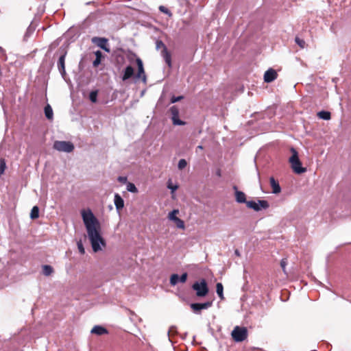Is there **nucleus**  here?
I'll return each mask as SVG.
<instances>
[{"mask_svg":"<svg viewBox=\"0 0 351 351\" xmlns=\"http://www.w3.org/2000/svg\"><path fill=\"white\" fill-rule=\"evenodd\" d=\"M95 55L96 56V58L95 60L93 61V66L95 67H97L98 66L100 63H101V58H102V53L100 51H97L95 52Z\"/></svg>","mask_w":351,"mask_h":351,"instance_id":"20","label":"nucleus"},{"mask_svg":"<svg viewBox=\"0 0 351 351\" xmlns=\"http://www.w3.org/2000/svg\"><path fill=\"white\" fill-rule=\"evenodd\" d=\"M114 205L116 208L119 210L122 209L124 206V202L122 197L119 194H115L114 195Z\"/></svg>","mask_w":351,"mask_h":351,"instance_id":"17","label":"nucleus"},{"mask_svg":"<svg viewBox=\"0 0 351 351\" xmlns=\"http://www.w3.org/2000/svg\"><path fill=\"white\" fill-rule=\"evenodd\" d=\"M45 114L49 120H52L53 117V110L49 104L45 107Z\"/></svg>","mask_w":351,"mask_h":351,"instance_id":"19","label":"nucleus"},{"mask_svg":"<svg viewBox=\"0 0 351 351\" xmlns=\"http://www.w3.org/2000/svg\"><path fill=\"white\" fill-rule=\"evenodd\" d=\"M278 74L273 69H269L264 74V81L269 83L277 78Z\"/></svg>","mask_w":351,"mask_h":351,"instance_id":"12","label":"nucleus"},{"mask_svg":"<svg viewBox=\"0 0 351 351\" xmlns=\"http://www.w3.org/2000/svg\"><path fill=\"white\" fill-rule=\"evenodd\" d=\"M179 213V210L174 209L171 212H170L168 215V219L170 221H172L175 223L176 227L178 228L184 230L185 229V225L183 220L178 218L177 217V215Z\"/></svg>","mask_w":351,"mask_h":351,"instance_id":"7","label":"nucleus"},{"mask_svg":"<svg viewBox=\"0 0 351 351\" xmlns=\"http://www.w3.org/2000/svg\"><path fill=\"white\" fill-rule=\"evenodd\" d=\"M269 182L272 188V193L276 194L279 193L281 191V188L278 182L273 177L270 178Z\"/></svg>","mask_w":351,"mask_h":351,"instance_id":"15","label":"nucleus"},{"mask_svg":"<svg viewBox=\"0 0 351 351\" xmlns=\"http://www.w3.org/2000/svg\"><path fill=\"white\" fill-rule=\"evenodd\" d=\"M246 205L248 208H252L256 211H259L261 209H266L269 207V204L266 200L247 201Z\"/></svg>","mask_w":351,"mask_h":351,"instance_id":"6","label":"nucleus"},{"mask_svg":"<svg viewBox=\"0 0 351 351\" xmlns=\"http://www.w3.org/2000/svg\"><path fill=\"white\" fill-rule=\"evenodd\" d=\"M234 189L235 190V197L236 200L239 203H246L245 195L243 192L238 191L237 186H234Z\"/></svg>","mask_w":351,"mask_h":351,"instance_id":"13","label":"nucleus"},{"mask_svg":"<svg viewBox=\"0 0 351 351\" xmlns=\"http://www.w3.org/2000/svg\"><path fill=\"white\" fill-rule=\"evenodd\" d=\"M281 267L284 272H285L286 266H287V262L285 260L282 259L280 262Z\"/></svg>","mask_w":351,"mask_h":351,"instance_id":"34","label":"nucleus"},{"mask_svg":"<svg viewBox=\"0 0 351 351\" xmlns=\"http://www.w3.org/2000/svg\"><path fill=\"white\" fill-rule=\"evenodd\" d=\"M212 306V302H206L204 303H193L191 304V308L193 311L197 313L201 310L207 309Z\"/></svg>","mask_w":351,"mask_h":351,"instance_id":"11","label":"nucleus"},{"mask_svg":"<svg viewBox=\"0 0 351 351\" xmlns=\"http://www.w3.org/2000/svg\"><path fill=\"white\" fill-rule=\"evenodd\" d=\"M160 46L163 47L164 51L167 52V49H166L165 45L163 44V43L162 41H158L157 42V47H160Z\"/></svg>","mask_w":351,"mask_h":351,"instance_id":"37","label":"nucleus"},{"mask_svg":"<svg viewBox=\"0 0 351 351\" xmlns=\"http://www.w3.org/2000/svg\"><path fill=\"white\" fill-rule=\"evenodd\" d=\"M39 217V208L37 206H34L31 210L30 217L33 219H37Z\"/></svg>","mask_w":351,"mask_h":351,"instance_id":"22","label":"nucleus"},{"mask_svg":"<svg viewBox=\"0 0 351 351\" xmlns=\"http://www.w3.org/2000/svg\"><path fill=\"white\" fill-rule=\"evenodd\" d=\"M235 254L238 256H240L239 252L238 250L235 251Z\"/></svg>","mask_w":351,"mask_h":351,"instance_id":"39","label":"nucleus"},{"mask_svg":"<svg viewBox=\"0 0 351 351\" xmlns=\"http://www.w3.org/2000/svg\"><path fill=\"white\" fill-rule=\"evenodd\" d=\"M317 116L319 119H324V120H329L330 119V112L328 111H320L317 113Z\"/></svg>","mask_w":351,"mask_h":351,"instance_id":"21","label":"nucleus"},{"mask_svg":"<svg viewBox=\"0 0 351 351\" xmlns=\"http://www.w3.org/2000/svg\"><path fill=\"white\" fill-rule=\"evenodd\" d=\"M197 148H199V149H203V147H202V145H199V146L197 147Z\"/></svg>","mask_w":351,"mask_h":351,"instance_id":"40","label":"nucleus"},{"mask_svg":"<svg viewBox=\"0 0 351 351\" xmlns=\"http://www.w3.org/2000/svg\"><path fill=\"white\" fill-rule=\"evenodd\" d=\"M192 287L195 291L196 295L198 297H204L208 293V285L204 279L201 280L199 282H195Z\"/></svg>","mask_w":351,"mask_h":351,"instance_id":"4","label":"nucleus"},{"mask_svg":"<svg viewBox=\"0 0 351 351\" xmlns=\"http://www.w3.org/2000/svg\"><path fill=\"white\" fill-rule=\"evenodd\" d=\"M179 276L178 274H172L170 278V284L172 286H175L178 282H180Z\"/></svg>","mask_w":351,"mask_h":351,"instance_id":"24","label":"nucleus"},{"mask_svg":"<svg viewBox=\"0 0 351 351\" xmlns=\"http://www.w3.org/2000/svg\"><path fill=\"white\" fill-rule=\"evenodd\" d=\"M65 56H61L58 60V68L62 74L65 73Z\"/></svg>","mask_w":351,"mask_h":351,"instance_id":"18","label":"nucleus"},{"mask_svg":"<svg viewBox=\"0 0 351 351\" xmlns=\"http://www.w3.org/2000/svg\"><path fill=\"white\" fill-rule=\"evenodd\" d=\"M134 75V69L131 66H128L123 72L122 76L123 81H125L130 78Z\"/></svg>","mask_w":351,"mask_h":351,"instance_id":"16","label":"nucleus"},{"mask_svg":"<svg viewBox=\"0 0 351 351\" xmlns=\"http://www.w3.org/2000/svg\"><path fill=\"white\" fill-rule=\"evenodd\" d=\"M165 60H166L167 63L169 64V66H171V57L167 53V56L165 57Z\"/></svg>","mask_w":351,"mask_h":351,"instance_id":"38","label":"nucleus"},{"mask_svg":"<svg viewBox=\"0 0 351 351\" xmlns=\"http://www.w3.org/2000/svg\"><path fill=\"white\" fill-rule=\"evenodd\" d=\"M295 43L300 46L301 49H304L306 46V43L303 39H300L298 37H295Z\"/></svg>","mask_w":351,"mask_h":351,"instance_id":"27","label":"nucleus"},{"mask_svg":"<svg viewBox=\"0 0 351 351\" xmlns=\"http://www.w3.org/2000/svg\"><path fill=\"white\" fill-rule=\"evenodd\" d=\"M77 245V248L79 250V252L82 254H84L85 253V250H84V247L83 246V244H82V241H78Z\"/></svg>","mask_w":351,"mask_h":351,"instance_id":"32","label":"nucleus"},{"mask_svg":"<svg viewBox=\"0 0 351 351\" xmlns=\"http://www.w3.org/2000/svg\"><path fill=\"white\" fill-rule=\"evenodd\" d=\"M92 42L96 43L98 47L104 49L105 51L109 53L110 48L108 47V40L105 38L94 37Z\"/></svg>","mask_w":351,"mask_h":351,"instance_id":"9","label":"nucleus"},{"mask_svg":"<svg viewBox=\"0 0 351 351\" xmlns=\"http://www.w3.org/2000/svg\"><path fill=\"white\" fill-rule=\"evenodd\" d=\"M216 291L219 297L223 300V287L221 282H218L216 285Z\"/></svg>","mask_w":351,"mask_h":351,"instance_id":"23","label":"nucleus"},{"mask_svg":"<svg viewBox=\"0 0 351 351\" xmlns=\"http://www.w3.org/2000/svg\"><path fill=\"white\" fill-rule=\"evenodd\" d=\"M43 270L45 276H49L53 272V268L49 265H44L43 267Z\"/></svg>","mask_w":351,"mask_h":351,"instance_id":"26","label":"nucleus"},{"mask_svg":"<svg viewBox=\"0 0 351 351\" xmlns=\"http://www.w3.org/2000/svg\"><path fill=\"white\" fill-rule=\"evenodd\" d=\"M136 64L138 66V72L136 74V77L138 79H141L143 81L145 82L146 75L144 71L143 64L141 58H137L136 59Z\"/></svg>","mask_w":351,"mask_h":351,"instance_id":"10","label":"nucleus"},{"mask_svg":"<svg viewBox=\"0 0 351 351\" xmlns=\"http://www.w3.org/2000/svg\"><path fill=\"white\" fill-rule=\"evenodd\" d=\"M168 188L170 189L172 191V193H173L175 191L177 190L178 189V186L175 185V186H173L171 185V184H168Z\"/></svg>","mask_w":351,"mask_h":351,"instance_id":"36","label":"nucleus"},{"mask_svg":"<svg viewBox=\"0 0 351 351\" xmlns=\"http://www.w3.org/2000/svg\"><path fill=\"white\" fill-rule=\"evenodd\" d=\"M127 189H128V191H129L130 192H132V193H137L138 192V190H137L136 186L132 183L128 184Z\"/></svg>","mask_w":351,"mask_h":351,"instance_id":"28","label":"nucleus"},{"mask_svg":"<svg viewBox=\"0 0 351 351\" xmlns=\"http://www.w3.org/2000/svg\"><path fill=\"white\" fill-rule=\"evenodd\" d=\"M186 161L184 159H180L178 162V168L182 169L186 167Z\"/></svg>","mask_w":351,"mask_h":351,"instance_id":"31","label":"nucleus"},{"mask_svg":"<svg viewBox=\"0 0 351 351\" xmlns=\"http://www.w3.org/2000/svg\"><path fill=\"white\" fill-rule=\"evenodd\" d=\"M232 339L236 342H241L247 337V330L245 327L235 326L231 332Z\"/></svg>","mask_w":351,"mask_h":351,"instance_id":"3","label":"nucleus"},{"mask_svg":"<svg viewBox=\"0 0 351 351\" xmlns=\"http://www.w3.org/2000/svg\"><path fill=\"white\" fill-rule=\"evenodd\" d=\"M182 99V96L180 97H172L171 101V103H176Z\"/></svg>","mask_w":351,"mask_h":351,"instance_id":"35","label":"nucleus"},{"mask_svg":"<svg viewBox=\"0 0 351 351\" xmlns=\"http://www.w3.org/2000/svg\"><path fill=\"white\" fill-rule=\"evenodd\" d=\"M292 156L289 158V162L293 171L296 173H302L306 171V168L302 167V163L299 159L297 151L291 148Z\"/></svg>","mask_w":351,"mask_h":351,"instance_id":"2","label":"nucleus"},{"mask_svg":"<svg viewBox=\"0 0 351 351\" xmlns=\"http://www.w3.org/2000/svg\"><path fill=\"white\" fill-rule=\"evenodd\" d=\"M6 169V162L4 158L0 159V176L3 175Z\"/></svg>","mask_w":351,"mask_h":351,"instance_id":"25","label":"nucleus"},{"mask_svg":"<svg viewBox=\"0 0 351 351\" xmlns=\"http://www.w3.org/2000/svg\"><path fill=\"white\" fill-rule=\"evenodd\" d=\"M91 333H93V334H95L97 335H102L108 334V331L104 327H103L101 326L97 325V326H95L92 328Z\"/></svg>","mask_w":351,"mask_h":351,"instance_id":"14","label":"nucleus"},{"mask_svg":"<svg viewBox=\"0 0 351 351\" xmlns=\"http://www.w3.org/2000/svg\"><path fill=\"white\" fill-rule=\"evenodd\" d=\"M159 10L167 15H169V16H172V14L171 12L164 5H160L159 7Z\"/></svg>","mask_w":351,"mask_h":351,"instance_id":"29","label":"nucleus"},{"mask_svg":"<svg viewBox=\"0 0 351 351\" xmlns=\"http://www.w3.org/2000/svg\"><path fill=\"white\" fill-rule=\"evenodd\" d=\"M170 111L171 113V119L173 125H184L185 124V122L181 121L179 119V110L176 106H172L170 108Z\"/></svg>","mask_w":351,"mask_h":351,"instance_id":"8","label":"nucleus"},{"mask_svg":"<svg viewBox=\"0 0 351 351\" xmlns=\"http://www.w3.org/2000/svg\"><path fill=\"white\" fill-rule=\"evenodd\" d=\"M53 148L59 152H71L74 149V145L69 141H56L53 143Z\"/></svg>","mask_w":351,"mask_h":351,"instance_id":"5","label":"nucleus"},{"mask_svg":"<svg viewBox=\"0 0 351 351\" xmlns=\"http://www.w3.org/2000/svg\"><path fill=\"white\" fill-rule=\"evenodd\" d=\"M89 97L92 102L95 103L97 101V91H92L90 93Z\"/></svg>","mask_w":351,"mask_h":351,"instance_id":"30","label":"nucleus"},{"mask_svg":"<svg viewBox=\"0 0 351 351\" xmlns=\"http://www.w3.org/2000/svg\"><path fill=\"white\" fill-rule=\"evenodd\" d=\"M187 276V273H184L180 277H179L180 282L182 283L185 282L186 281Z\"/></svg>","mask_w":351,"mask_h":351,"instance_id":"33","label":"nucleus"},{"mask_svg":"<svg viewBox=\"0 0 351 351\" xmlns=\"http://www.w3.org/2000/svg\"><path fill=\"white\" fill-rule=\"evenodd\" d=\"M82 217L93 250L95 252L101 250L106 247V242L100 234L101 228L99 221L90 209L83 210Z\"/></svg>","mask_w":351,"mask_h":351,"instance_id":"1","label":"nucleus"}]
</instances>
